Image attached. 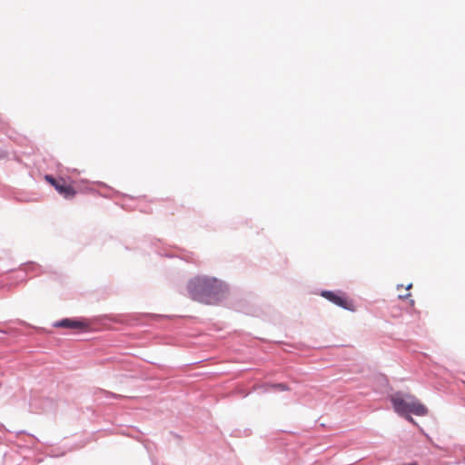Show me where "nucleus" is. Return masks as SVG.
Here are the masks:
<instances>
[{"instance_id":"6","label":"nucleus","mask_w":465,"mask_h":465,"mask_svg":"<svg viewBox=\"0 0 465 465\" xmlns=\"http://www.w3.org/2000/svg\"><path fill=\"white\" fill-rule=\"evenodd\" d=\"M270 387L274 390L282 391L289 390L288 386L284 383H275V384L270 385Z\"/></svg>"},{"instance_id":"7","label":"nucleus","mask_w":465,"mask_h":465,"mask_svg":"<svg viewBox=\"0 0 465 465\" xmlns=\"http://www.w3.org/2000/svg\"><path fill=\"white\" fill-rule=\"evenodd\" d=\"M411 288V284H409L406 288V292H402V294H399L400 299H407L411 296V293L409 292V290Z\"/></svg>"},{"instance_id":"8","label":"nucleus","mask_w":465,"mask_h":465,"mask_svg":"<svg viewBox=\"0 0 465 465\" xmlns=\"http://www.w3.org/2000/svg\"><path fill=\"white\" fill-rule=\"evenodd\" d=\"M410 414H411V413H407V414H404V415H402V416H403V417H405V419H406L408 421H410V422H411V423H415V421H414L413 418H412Z\"/></svg>"},{"instance_id":"9","label":"nucleus","mask_w":465,"mask_h":465,"mask_svg":"<svg viewBox=\"0 0 465 465\" xmlns=\"http://www.w3.org/2000/svg\"><path fill=\"white\" fill-rule=\"evenodd\" d=\"M407 465H417L416 463H409Z\"/></svg>"},{"instance_id":"2","label":"nucleus","mask_w":465,"mask_h":465,"mask_svg":"<svg viewBox=\"0 0 465 465\" xmlns=\"http://www.w3.org/2000/svg\"><path fill=\"white\" fill-rule=\"evenodd\" d=\"M391 401L394 411L400 415L412 413L424 416L428 413V409L411 394L402 395L397 392L391 397Z\"/></svg>"},{"instance_id":"4","label":"nucleus","mask_w":465,"mask_h":465,"mask_svg":"<svg viewBox=\"0 0 465 465\" xmlns=\"http://www.w3.org/2000/svg\"><path fill=\"white\" fill-rule=\"evenodd\" d=\"M322 295L329 300L330 302L335 303L336 305L349 310V311H354V304L352 302L349 301L346 297L341 296L335 292L325 291L322 292Z\"/></svg>"},{"instance_id":"1","label":"nucleus","mask_w":465,"mask_h":465,"mask_svg":"<svg viewBox=\"0 0 465 465\" xmlns=\"http://www.w3.org/2000/svg\"><path fill=\"white\" fill-rule=\"evenodd\" d=\"M188 291L193 300L206 304H213L222 298L227 291V287L216 278L195 277L190 281Z\"/></svg>"},{"instance_id":"5","label":"nucleus","mask_w":465,"mask_h":465,"mask_svg":"<svg viewBox=\"0 0 465 465\" xmlns=\"http://www.w3.org/2000/svg\"><path fill=\"white\" fill-rule=\"evenodd\" d=\"M55 327L69 328V329H82L84 324L82 322L64 319L54 323Z\"/></svg>"},{"instance_id":"3","label":"nucleus","mask_w":465,"mask_h":465,"mask_svg":"<svg viewBox=\"0 0 465 465\" xmlns=\"http://www.w3.org/2000/svg\"><path fill=\"white\" fill-rule=\"evenodd\" d=\"M45 179L64 198L72 199L75 196L76 191L74 190L73 185L67 183L64 179H54V177H52L50 175H46Z\"/></svg>"}]
</instances>
